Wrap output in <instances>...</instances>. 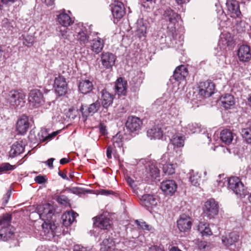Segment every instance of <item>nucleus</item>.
Listing matches in <instances>:
<instances>
[{"label": "nucleus", "instance_id": "obj_11", "mask_svg": "<svg viewBox=\"0 0 251 251\" xmlns=\"http://www.w3.org/2000/svg\"><path fill=\"white\" fill-rule=\"evenodd\" d=\"M192 225L191 218L185 215L182 214L177 221V226L180 232H189Z\"/></svg>", "mask_w": 251, "mask_h": 251}, {"label": "nucleus", "instance_id": "obj_58", "mask_svg": "<svg viewBox=\"0 0 251 251\" xmlns=\"http://www.w3.org/2000/svg\"><path fill=\"white\" fill-rule=\"evenodd\" d=\"M67 30L68 27H63V29H62L61 27H60L59 29L60 35H61L62 37L66 38L67 36Z\"/></svg>", "mask_w": 251, "mask_h": 251}, {"label": "nucleus", "instance_id": "obj_20", "mask_svg": "<svg viewBox=\"0 0 251 251\" xmlns=\"http://www.w3.org/2000/svg\"><path fill=\"white\" fill-rule=\"evenodd\" d=\"M237 55L240 61L248 62L251 59V51L250 46L241 45L238 49Z\"/></svg>", "mask_w": 251, "mask_h": 251}, {"label": "nucleus", "instance_id": "obj_16", "mask_svg": "<svg viewBox=\"0 0 251 251\" xmlns=\"http://www.w3.org/2000/svg\"><path fill=\"white\" fill-rule=\"evenodd\" d=\"M92 78H81L78 85V90L83 94L91 92L94 89Z\"/></svg>", "mask_w": 251, "mask_h": 251}, {"label": "nucleus", "instance_id": "obj_22", "mask_svg": "<svg viewBox=\"0 0 251 251\" xmlns=\"http://www.w3.org/2000/svg\"><path fill=\"white\" fill-rule=\"evenodd\" d=\"M147 177L151 181L159 180L160 171L155 164L152 163H148L146 167Z\"/></svg>", "mask_w": 251, "mask_h": 251}, {"label": "nucleus", "instance_id": "obj_54", "mask_svg": "<svg viewBox=\"0 0 251 251\" xmlns=\"http://www.w3.org/2000/svg\"><path fill=\"white\" fill-rule=\"evenodd\" d=\"M149 251H165L164 247L162 245H153L151 246L150 248Z\"/></svg>", "mask_w": 251, "mask_h": 251}, {"label": "nucleus", "instance_id": "obj_46", "mask_svg": "<svg viewBox=\"0 0 251 251\" xmlns=\"http://www.w3.org/2000/svg\"><path fill=\"white\" fill-rule=\"evenodd\" d=\"M189 180L192 185L197 186L199 184V182L200 180V176L198 174H194V172H192L190 174Z\"/></svg>", "mask_w": 251, "mask_h": 251}, {"label": "nucleus", "instance_id": "obj_6", "mask_svg": "<svg viewBox=\"0 0 251 251\" xmlns=\"http://www.w3.org/2000/svg\"><path fill=\"white\" fill-rule=\"evenodd\" d=\"M225 181H227L228 188L236 195L240 197H244L246 195L247 190L239 177H230Z\"/></svg>", "mask_w": 251, "mask_h": 251}, {"label": "nucleus", "instance_id": "obj_14", "mask_svg": "<svg viewBox=\"0 0 251 251\" xmlns=\"http://www.w3.org/2000/svg\"><path fill=\"white\" fill-rule=\"evenodd\" d=\"M30 123L27 116L23 115L18 120L16 124V130L19 134H25L29 127Z\"/></svg>", "mask_w": 251, "mask_h": 251}, {"label": "nucleus", "instance_id": "obj_47", "mask_svg": "<svg viewBox=\"0 0 251 251\" xmlns=\"http://www.w3.org/2000/svg\"><path fill=\"white\" fill-rule=\"evenodd\" d=\"M56 201L60 204L67 206L70 205L69 200L64 195H60L56 198Z\"/></svg>", "mask_w": 251, "mask_h": 251}, {"label": "nucleus", "instance_id": "obj_55", "mask_svg": "<svg viewBox=\"0 0 251 251\" xmlns=\"http://www.w3.org/2000/svg\"><path fill=\"white\" fill-rule=\"evenodd\" d=\"M100 132L103 135L107 134V129L106 126L102 123H100L99 126Z\"/></svg>", "mask_w": 251, "mask_h": 251}, {"label": "nucleus", "instance_id": "obj_21", "mask_svg": "<svg viewBox=\"0 0 251 251\" xmlns=\"http://www.w3.org/2000/svg\"><path fill=\"white\" fill-rule=\"evenodd\" d=\"M227 10L232 15V17H239L241 15L239 2L236 0H226Z\"/></svg>", "mask_w": 251, "mask_h": 251}, {"label": "nucleus", "instance_id": "obj_25", "mask_svg": "<svg viewBox=\"0 0 251 251\" xmlns=\"http://www.w3.org/2000/svg\"><path fill=\"white\" fill-rule=\"evenodd\" d=\"M127 81L124 78L119 77L115 82V91L119 95H125L126 93Z\"/></svg>", "mask_w": 251, "mask_h": 251}, {"label": "nucleus", "instance_id": "obj_51", "mask_svg": "<svg viewBox=\"0 0 251 251\" xmlns=\"http://www.w3.org/2000/svg\"><path fill=\"white\" fill-rule=\"evenodd\" d=\"M34 180L38 184H42L46 182L47 179L46 176L39 175L35 177Z\"/></svg>", "mask_w": 251, "mask_h": 251}, {"label": "nucleus", "instance_id": "obj_5", "mask_svg": "<svg viewBox=\"0 0 251 251\" xmlns=\"http://www.w3.org/2000/svg\"><path fill=\"white\" fill-rule=\"evenodd\" d=\"M197 88L198 94L202 98H209L215 93V85L211 80L200 82Z\"/></svg>", "mask_w": 251, "mask_h": 251}, {"label": "nucleus", "instance_id": "obj_31", "mask_svg": "<svg viewBox=\"0 0 251 251\" xmlns=\"http://www.w3.org/2000/svg\"><path fill=\"white\" fill-rule=\"evenodd\" d=\"M25 150V147L22 143L18 142L14 143L11 146V150L9 151V156L14 158L22 153Z\"/></svg>", "mask_w": 251, "mask_h": 251}, {"label": "nucleus", "instance_id": "obj_57", "mask_svg": "<svg viewBox=\"0 0 251 251\" xmlns=\"http://www.w3.org/2000/svg\"><path fill=\"white\" fill-rule=\"evenodd\" d=\"M55 159L54 158H50L46 161L43 162L46 165H47L50 169L53 168V162Z\"/></svg>", "mask_w": 251, "mask_h": 251}, {"label": "nucleus", "instance_id": "obj_36", "mask_svg": "<svg viewBox=\"0 0 251 251\" xmlns=\"http://www.w3.org/2000/svg\"><path fill=\"white\" fill-rule=\"evenodd\" d=\"M147 31V26L144 23L143 19H139L136 23V32L138 37L141 38L145 36Z\"/></svg>", "mask_w": 251, "mask_h": 251}, {"label": "nucleus", "instance_id": "obj_39", "mask_svg": "<svg viewBox=\"0 0 251 251\" xmlns=\"http://www.w3.org/2000/svg\"><path fill=\"white\" fill-rule=\"evenodd\" d=\"M172 144L176 147H181L184 145V137L181 136L174 135L171 139Z\"/></svg>", "mask_w": 251, "mask_h": 251}, {"label": "nucleus", "instance_id": "obj_64", "mask_svg": "<svg viewBox=\"0 0 251 251\" xmlns=\"http://www.w3.org/2000/svg\"><path fill=\"white\" fill-rule=\"evenodd\" d=\"M135 243L132 240H130L128 241V243L126 244L130 248L133 249L136 247V245H134Z\"/></svg>", "mask_w": 251, "mask_h": 251}, {"label": "nucleus", "instance_id": "obj_30", "mask_svg": "<svg viewBox=\"0 0 251 251\" xmlns=\"http://www.w3.org/2000/svg\"><path fill=\"white\" fill-rule=\"evenodd\" d=\"M76 38L79 42L81 45H85L88 43L89 36L86 28L80 29L76 31Z\"/></svg>", "mask_w": 251, "mask_h": 251}, {"label": "nucleus", "instance_id": "obj_59", "mask_svg": "<svg viewBox=\"0 0 251 251\" xmlns=\"http://www.w3.org/2000/svg\"><path fill=\"white\" fill-rule=\"evenodd\" d=\"M70 191L75 194H79L82 193V189L78 187H73L70 189Z\"/></svg>", "mask_w": 251, "mask_h": 251}, {"label": "nucleus", "instance_id": "obj_38", "mask_svg": "<svg viewBox=\"0 0 251 251\" xmlns=\"http://www.w3.org/2000/svg\"><path fill=\"white\" fill-rule=\"evenodd\" d=\"M38 138L41 143L51 140V135L48 133L46 129L42 128L38 132Z\"/></svg>", "mask_w": 251, "mask_h": 251}, {"label": "nucleus", "instance_id": "obj_1", "mask_svg": "<svg viewBox=\"0 0 251 251\" xmlns=\"http://www.w3.org/2000/svg\"><path fill=\"white\" fill-rule=\"evenodd\" d=\"M2 95L11 107L20 109L25 102V95L21 90H12L8 92H3Z\"/></svg>", "mask_w": 251, "mask_h": 251}, {"label": "nucleus", "instance_id": "obj_4", "mask_svg": "<svg viewBox=\"0 0 251 251\" xmlns=\"http://www.w3.org/2000/svg\"><path fill=\"white\" fill-rule=\"evenodd\" d=\"M36 210L40 219L50 222L55 214L56 207L53 203H46L38 205Z\"/></svg>", "mask_w": 251, "mask_h": 251}, {"label": "nucleus", "instance_id": "obj_23", "mask_svg": "<svg viewBox=\"0 0 251 251\" xmlns=\"http://www.w3.org/2000/svg\"><path fill=\"white\" fill-rule=\"evenodd\" d=\"M188 75V70L186 66L181 65L176 68L174 72L173 77L176 81L184 80Z\"/></svg>", "mask_w": 251, "mask_h": 251}, {"label": "nucleus", "instance_id": "obj_7", "mask_svg": "<svg viewBox=\"0 0 251 251\" xmlns=\"http://www.w3.org/2000/svg\"><path fill=\"white\" fill-rule=\"evenodd\" d=\"M203 214L209 219L214 218L218 214L219 205L213 199L206 201L202 207Z\"/></svg>", "mask_w": 251, "mask_h": 251}, {"label": "nucleus", "instance_id": "obj_52", "mask_svg": "<svg viewBox=\"0 0 251 251\" xmlns=\"http://www.w3.org/2000/svg\"><path fill=\"white\" fill-rule=\"evenodd\" d=\"M11 190H9L7 191L6 193L3 196V197L2 198V204L3 205H5L8 201V200L11 196Z\"/></svg>", "mask_w": 251, "mask_h": 251}, {"label": "nucleus", "instance_id": "obj_62", "mask_svg": "<svg viewBox=\"0 0 251 251\" xmlns=\"http://www.w3.org/2000/svg\"><path fill=\"white\" fill-rule=\"evenodd\" d=\"M58 175L64 179H68L66 174L62 172L60 170H59Z\"/></svg>", "mask_w": 251, "mask_h": 251}, {"label": "nucleus", "instance_id": "obj_63", "mask_svg": "<svg viewBox=\"0 0 251 251\" xmlns=\"http://www.w3.org/2000/svg\"><path fill=\"white\" fill-rule=\"evenodd\" d=\"M55 0H44L45 3L48 6H50L53 4Z\"/></svg>", "mask_w": 251, "mask_h": 251}, {"label": "nucleus", "instance_id": "obj_40", "mask_svg": "<svg viewBox=\"0 0 251 251\" xmlns=\"http://www.w3.org/2000/svg\"><path fill=\"white\" fill-rule=\"evenodd\" d=\"M16 168V165H12L9 163H3L0 165V173L13 171Z\"/></svg>", "mask_w": 251, "mask_h": 251}, {"label": "nucleus", "instance_id": "obj_33", "mask_svg": "<svg viewBox=\"0 0 251 251\" xmlns=\"http://www.w3.org/2000/svg\"><path fill=\"white\" fill-rule=\"evenodd\" d=\"M57 19L59 24L63 27H68L73 23L70 16L65 13H60L57 15Z\"/></svg>", "mask_w": 251, "mask_h": 251}, {"label": "nucleus", "instance_id": "obj_35", "mask_svg": "<svg viewBox=\"0 0 251 251\" xmlns=\"http://www.w3.org/2000/svg\"><path fill=\"white\" fill-rule=\"evenodd\" d=\"M147 135L151 139H160L163 136V131L160 128H152L148 130Z\"/></svg>", "mask_w": 251, "mask_h": 251}, {"label": "nucleus", "instance_id": "obj_27", "mask_svg": "<svg viewBox=\"0 0 251 251\" xmlns=\"http://www.w3.org/2000/svg\"><path fill=\"white\" fill-rule=\"evenodd\" d=\"M143 77L141 74H138L131 78L129 82L130 90L134 93L138 92L140 90V87L143 82Z\"/></svg>", "mask_w": 251, "mask_h": 251}, {"label": "nucleus", "instance_id": "obj_19", "mask_svg": "<svg viewBox=\"0 0 251 251\" xmlns=\"http://www.w3.org/2000/svg\"><path fill=\"white\" fill-rule=\"evenodd\" d=\"M111 6L113 17L117 20L121 19L125 13L123 3L120 1H115L111 4Z\"/></svg>", "mask_w": 251, "mask_h": 251}, {"label": "nucleus", "instance_id": "obj_17", "mask_svg": "<svg viewBox=\"0 0 251 251\" xmlns=\"http://www.w3.org/2000/svg\"><path fill=\"white\" fill-rule=\"evenodd\" d=\"M158 201V199L155 196L145 194L142 196L140 199V204L148 210H149L155 206L157 204Z\"/></svg>", "mask_w": 251, "mask_h": 251}, {"label": "nucleus", "instance_id": "obj_24", "mask_svg": "<svg viewBox=\"0 0 251 251\" xmlns=\"http://www.w3.org/2000/svg\"><path fill=\"white\" fill-rule=\"evenodd\" d=\"M77 216L78 214L73 211L64 213L61 217L63 225L66 227L70 226L74 222L76 221L75 218Z\"/></svg>", "mask_w": 251, "mask_h": 251}, {"label": "nucleus", "instance_id": "obj_2", "mask_svg": "<svg viewBox=\"0 0 251 251\" xmlns=\"http://www.w3.org/2000/svg\"><path fill=\"white\" fill-rule=\"evenodd\" d=\"M163 16L165 19L169 22L167 27L168 35L176 39L177 36L176 25L179 21H181L180 16L170 8L165 10Z\"/></svg>", "mask_w": 251, "mask_h": 251}, {"label": "nucleus", "instance_id": "obj_13", "mask_svg": "<svg viewBox=\"0 0 251 251\" xmlns=\"http://www.w3.org/2000/svg\"><path fill=\"white\" fill-rule=\"evenodd\" d=\"M101 64L106 69H111L115 63L116 56L109 52H103L100 55Z\"/></svg>", "mask_w": 251, "mask_h": 251}, {"label": "nucleus", "instance_id": "obj_12", "mask_svg": "<svg viewBox=\"0 0 251 251\" xmlns=\"http://www.w3.org/2000/svg\"><path fill=\"white\" fill-rule=\"evenodd\" d=\"M142 124V121L139 118L130 116L127 119L126 126L128 130L133 132L140 130Z\"/></svg>", "mask_w": 251, "mask_h": 251}, {"label": "nucleus", "instance_id": "obj_43", "mask_svg": "<svg viewBox=\"0 0 251 251\" xmlns=\"http://www.w3.org/2000/svg\"><path fill=\"white\" fill-rule=\"evenodd\" d=\"M242 135L245 139L246 142L249 144L251 143V130L248 127H246L242 129L241 131Z\"/></svg>", "mask_w": 251, "mask_h": 251}, {"label": "nucleus", "instance_id": "obj_29", "mask_svg": "<svg viewBox=\"0 0 251 251\" xmlns=\"http://www.w3.org/2000/svg\"><path fill=\"white\" fill-rule=\"evenodd\" d=\"M220 100L222 106L225 109L231 108V107L235 104V100L233 96L229 94H226L220 97Z\"/></svg>", "mask_w": 251, "mask_h": 251}, {"label": "nucleus", "instance_id": "obj_61", "mask_svg": "<svg viewBox=\"0 0 251 251\" xmlns=\"http://www.w3.org/2000/svg\"><path fill=\"white\" fill-rule=\"evenodd\" d=\"M70 161V159L69 158H63L60 159V163L61 165H64L65 164L69 163Z\"/></svg>", "mask_w": 251, "mask_h": 251}, {"label": "nucleus", "instance_id": "obj_50", "mask_svg": "<svg viewBox=\"0 0 251 251\" xmlns=\"http://www.w3.org/2000/svg\"><path fill=\"white\" fill-rule=\"evenodd\" d=\"M117 151L116 149L112 145H109L107 147L106 156L108 159L112 158V154H114Z\"/></svg>", "mask_w": 251, "mask_h": 251}, {"label": "nucleus", "instance_id": "obj_15", "mask_svg": "<svg viewBox=\"0 0 251 251\" xmlns=\"http://www.w3.org/2000/svg\"><path fill=\"white\" fill-rule=\"evenodd\" d=\"M100 101L103 109L107 110L111 106L114 99V95L109 93L106 89H103L100 92Z\"/></svg>", "mask_w": 251, "mask_h": 251}, {"label": "nucleus", "instance_id": "obj_44", "mask_svg": "<svg viewBox=\"0 0 251 251\" xmlns=\"http://www.w3.org/2000/svg\"><path fill=\"white\" fill-rule=\"evenodd\" d=\"M34 42V38L32 36L27 35L23 37V44L28 47L33 45Z\"/></svg>", "mask_w": 251, "mask_h": 251}, {"label": "nucleus", "instance_id": "obj_48", "mask_svg": "<svg viewBox=\"0 0 251 251\" xmlns=\"http://www.w3.org/2000/svg\"><path fill=\"white\" fill-rule=\"evenodd\" d=\"M135 223L138 226L143 230H146L148 231H151V226L147 224L145 222H140L138 220H136Z\"/></svg>", "mask_w": 251, "mask_h": 251}, {"label": "nucleus", "instance_id": "obj_18", "mask_svg": "<svg viewBox=\"0 0 251 251\" xmlns=\"http://www.w3.org/2000/svg\"><path fill=\"white\" fill-rule=\"evenodd\" d=\"M177 184L173 180H166L161 182L160 188L165 195L172 196L176 191Z\"/></svg>", "mask_w": 251, "mask_h": 251}, {"label": "nucleus", "instance_id": "obj_45", "mask_svg": "<svg viewBox=\"0 0 251 251\" xmlns=\"http://www.w3.org/2000/svg\"><path fill=\"white\" fill-rule=\"evenodd\" d=\"M28 138L29 141L31 143L34 144H39V143H40L39 142V140H38V133L36 134L34 131L31 130L30 131Z\"/></svg>", "mask_w": 251, "mask_h": 251}, {"label": "nucleus", "instance_id": "obj_8", "mask_svg": "<svg viewBox=\"0 0 251 251\" xmlns=\"http://www.w3.org/2000/svg\"><path fill=\"white\" fill-rule=\"evenodd\" d=\"M28 101L32 107H39L44 102L43 93L38 89L31 90L28 95Z\"/></svg>", "mask_w": 251, "mask_h": 251}, {"label": "nucleus", "instance_id": "obj_26", "mask_svg": "<svg viewBox=\"0 0 251 251\" xmlns=\"http://www.w3.org/2000/svg\"><path fill=\"white\" fill-rule=\"evenodd\" d=\"M239 236L234 232L229 233L228 235L223 236L222 241L223 244L226 247L234 245L239 240Z\"/></svg>", "mask_w": 251, "mask_h": 251}, {"label": "nucleus", "instance_id": "obj_37", "mask_svg": "<svg viewBox=\"0 0 251 251\" xmlns=\"http://www.w3.org/2000/svg\"><path fill=\"white\" fill-rule=\"evenodd\" d=\"M198 230L201 233L202 236L210 235L212 232L207 223H200L198 225Z\"/></svg>", "mask_w": 251, "mask_h": 251}, {"label": "nucleus", "instance_id": "obj_42", "mask_svg": "<svg viewBox=\"0 0 251 251\" xmlns=\"http://www.w3.org/2000/svg\"><path fill=\"white\" fill-rule=\"evenodd\" d=\"M100 106V102L99 100L91 104L88 108V112L89 114L93 115L96 113L99 109Z\"/></svg>", "mask_w": 251, "mask_h": 251}, {"label": "nucleus", "instance_id": "obj_32", "mask_svg": "<svg viewBox=\"0 0 251 251\" xmlns=\"http://www.w3.org/2000/svg\"><path fill=\"white\" fill-rule=\"evenodd\" d=\"M220 138L225 144L229 145L233 140V134L230 130L224 129L221 131Z\"/></svg>", "mask_w": 251, "mask_h": 251}, {"label": "nucleus", "instance_id": "obj_34", "mask_svg": "<svg viewBox=\"0 0 251 251\" xmlns=\"http://www.w3.org/2000/svg\"><path fill=\"white\" fill-rule=\"evenodd\" d=\"M112 145L113 147L116 149V148L122 150L124 152V149H122L124 144V138L123 135L120 132L117 133L116 135L114 136L112 139Z\"/></svg>", "mask_w": 251, "mask_h": 251}, {"label": "nucleus", "instance_id": "obj_41", "mask_svg": "<svg viewBox=\"0 0 251 251\" xmlns=\"http://www.w3.org/2000/svg\"><path fill=\"white\" fill-rule=\"evenodd\" d=\"M162 169L164 173L168 175H172L174 174L175 172L174 164L170 163L164 164Z\"/></svg>", "mask_w": 251, "mask_h": 251}, {"label": "nucleus", "instance_id": "obj_53", "mask_svg": "<svg viewBox=\"0 0 251 251\" xmlns=\"http://www.w3.org/2000/svg\"><path fill=\"white\" fill-rule=\"evenodd\" d=\"M73 251H90L87 247L80 245H75L74 246Z\"/></svg>", "mask_w": 251, "mask_h": 251}, {"label": "nucleus", "instance_id": "obj_28", "mask_svg": "<svg viewBox=\"0 0 251 251\" xmlns=\"http://www.w3.org/2000/svg\"><path fill=\"white\" fill-rule=\"evenodd\" d=\"M104 44L105 41L104 40L99 37H97L92 41L91 43V49L93 52L98 54L102 51Z\"/></svg>", "mask_w": 251, "mask_h": 251}, {"label": "nucleus", "instance_id": "obj_49", "mask_svg": "<svg viewBox=\"0 0 251 251\" xmlns=\"http://www.w3.org/2000/svg\"><path fill=\"white\" fill-rule=\"evenodd\" d=\"M186 131L188 134L194 133L198 130L197 126L193 124H188L186 127Z\"/></svg>", "mask_w": 251, "mask_h": 251}, {"label": "nucleus", "instance_id": "obj_9", "mask_svg": "<svg viewBox=\"0 0 251 251\" xmlns=\"http://www.w3.org/2000/svg\"><path fill=\"white\" fill-rule=\"evenodd\" d=\"M93 221V227L100 229L107 230L110 228V219L104 215L94 217L92 219Z\"/></svg>", "mask_w": 251, "mask_h": 251}, {"label": "nucleus", "instance_id": "obj_10", "mask_svg": "<svg viewBox=\"0 0 251 251\" xmlns=\"http://www.w3.org/2000/svg\"><path fill=\"white\" fill-rule=\"evenodd\" d=\"M54 87L55 93L59 96L65 95L67 90V84L65 78L59 75L54 81Z\"/></svg>", "mask_w": 251, "mask_h": 251}, {"label": "nucleus", "instance_id": "obj_3", "mask_svg": "<svg viewBox=\"0 0 251 251\" xmlns=\"http://www.w3.org/2000/svg\"><path fill=\"white\" fill-rule=\"evenodd\" d=\"M12 216L8 214H5L0 218V240L7 241L11 238L14 234L12 230L11 222Z\"/></svg>", "mask_w": 251, "mask_h": 251}, {"label": "nucleus", "instance_id": "obj_60", "mask_svg": "<svg viewBox=\"0 0 251 251\" xmlns=\"http://www.w3.org/2000/svg\"><path fill=\"white\" fill-rule=\"evenodd\" d=\"M170 114L172 115L173 116L175 117L178 115V111L175 108H171L170 110Z\"/></svg>", "mask_w": 251, "mask_h": 251}, {"label": "nucleus", "instance_id": "obj_56", "mask_svg": "<svg viewBox=\"0 0 251 251\" xmlns=\"http://www.w3.org/2000/svg\"><path fill=\"white\" fill-rule=\"evenodd\" d=\"M18 0H0L2 4L6 7H9L12 4L14 3Z\"/></svg>", "mask_w": 251, "mask_h": 251}]
</instances>
